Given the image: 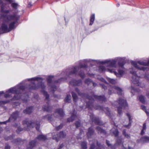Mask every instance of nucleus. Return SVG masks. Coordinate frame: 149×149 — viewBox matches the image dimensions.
Instances as JSON below:
<instances>
[{"label": "nucleus", "instance_id": "obj_1", "mask_svg": "<svg viewBox=\"0 0 149 149\" xmlns=\"http://www.w3.org/2000/svg\"><path fill=\"white\" fill-rule=\"evenodd\" d=\"M126 58L125 57H118L112 59H107L104 61H100L99 60H95L92 59H84L80 61V64L79 66H75L71 68L69 72V74H74L81 68H86L87 65L86 64L82 65V64L86 62L93 61L94 63L97 64H107V66L110 68H115L117 67L116 63L118 61V64L119 66L123 69V66L124 65L123 62L125 61ZM100 69L102 71H107L111 73H113L117 77H120L124 73V71L123 69H119L118 70V73L115 71L113 69L107 68L103 66H101L100 67Z\"/></svg>", "mask_w": 149, "mask_h": 149}, {"label": "nucleus", "instance_id": "obj_2", "mask_svg": "<svg viewBox=\"0 0 149 149\" xmlns=\"http://www.w3.org/2000/svg\"><path fill=\"white\" fill-rule=\"evenodd\" d=\"M20 16L17 14L9 15L7 17V21H4L1 26V29L4 32H9L15 28V24Z\"/></svg>", "mask_w": 149, "mask_h": 149}, {"label": "nucleus", "instance_id": "obj_3", "mask_svg": "<svg viewBox=\"0 0 149 149\" xmlns=\"http://www.w3.org/2000/svg\"><path fill=\"white\" fill-rule=\"evenodd\" d=\"M25 89L24 86L21 84L11 88L7 91L4 96L5 97H10L13 94H15L13 98L14 100H17L20 98L21 94L23 92Z\"/></svg>", "mask_w": 149, "mask_h": 149}, {"label": "nucleus", "instance_id": "obj_4", "mask_svg": "<svg viewBox=\"0 0 149 149\" xmlns=\"http://www.w3.org/2000/svg\"><path fill=\"white\" fill-rule=\"evenodd\" d=\"M131 64L134 67L137 69L143 71L147 70L148 68L144 66H139L138 64L140 65L146 66L149 65V60L148 61L146 60L139 61H132L131 62Z\"/></svg>", "mask_w": 149, "mask_h": 149}, {"label": "nucleus", "instance_id": "obj_5", "mask_svg": "<svg viewBox=\"0 0 149 149\" xmlns=\"http://www.w3.org/2000/svg\"><path fill=\"white\" fill-rule=\"evenodd\" d=\"M43 80L42 79L38 77H34L31 78L27 79L25 81H31V84L29 85L28 87L29 89H36L38 88V86H36L35 83L36 81L38 82L39 84L40 82L41 83Z\"/></svg>", "mask_w": 149, "mask_h": 149}, {"label": "nucleus", "instance_id": "obj_6", "mask_svg": "<svg viewBox=\"0 0 149 149\" xmlns=\"http://www.w3.org/2000/svg\"><path fill=\"white\" fill-rule=\"evenodd\" d=\"M64 114V113L62 109H58L56 110V111L53 115L50 116L47 115L44 116L43 118L44 119L47 120H48L51 121L52 120V118H53L54 116L57 118H59L60 117H63Z\"/></svg>", "mask_w": 149, "mask_h": 149}, {"label": "nucleus", "instance_id": "obj_7", "mask_svg": "<svg viewBox=\"0 0 149 149\" xmlns=\"http://www.w3.org/2000/svg\"><path fill=\"white\" fill-rule=\"evenodd\" d=\"M118 104L119 106H117L118 111V113L119 115L121 114V109L122 107H125L127 106V104L125 100L120 98L118 101Z\"/></svg>", "mask_w": 149, "mask_h": 149}, {"label": "nucleus", "instance_id": "obj_8", "mask_svg": "<svg viewBox=\"0 0 149 149\" xmlns=\"http://www.w3.org/2000/svg\"><path fill=\"white\" fill-rule=\"evenodd\" d=\"M130 73L132 74V82L134 84H137L138 86H139V84H138L139 83V77L138 76H137L135 69L133 68L130 69Z\"/></svg>", "mask_w": 149, "mask_h": 149}, {"label": "nucleus", "instance_id": "obj_9", "mask_svg": "<svg viewBox=\"0 0 149 149\" xmlns=\"http://www.w3.org/2000/svg\"><path fill=\"white\" fill-rule=\"evenodd\" d=\"M23 124L26 125L28 127H33L35 125H36V130L38 131H39L40 130V123L39 122H37L36 123H35L31 122H29L27 119H26L23 121ZM28 129H29V128H28Z\"/></svg>", "mask_w": 149, "mask_h": 149}, {"label": "nucleus", "instance_id": "obj_10", "mask_svg": "<svg viewBox=\"0 0 149 149\" xmlns=\"http://www.w3.org/2000/svg\"><path fill=\"white\" fill-rule=\"evenodd\" d=\"M117 91L118 94L121 95L122 94L123 91L120 88L114 86L111 87L109 90V93L111 94L112 93H115Z\"/></svg>", "mask_w": 149, "mask_h": 149}, {"label": "nucleus", "instance_id": "obj_11", "mask_svg": "<svg viewBox=\"0 0 149 149\" xmlns=\"http://www.w3.org/2000/svg\"><path fill=\"white\" fill-rule=\"evenodd\" d=\"M109 141L107 140L106 143L107 145L109 147H110L111 149H115L116 148V145L118 144L120 145L122 143V140L120 139H118L117 140L116 143L115 145H112L110 143Z\"/></svg>", "mask_w": 149, "mask_h": 149}, {"label": "nucleus", "instance_id": "obj_12", "mask_svg": "<svg viewBox=\"0 0 149 149\" xmlns=\"http://www.w3.org/2000/svg\"><path fill=\"white\" fill-rule=\"evenodd\" d=\"M66 135V134L63 132H60L59 134L57 135V137H56L54 136L53 139H55L57 141H58V138H63Z\"/></svg>", "mask_w": 149, "mask_h": 149}, {"label": "nucleus", "instance_id": "obj_13", "mask_svg": "<svg viewBox=\"0 0 149 149\" xmlns=\"http://www.w3.org/2000/svg\"><path fill=\"white\" fill-rule=\"evenodd\" d=\"M70 84L71 85L73 86H78L80 85L81 84V81L80 80H79L78 81L74 80L70 81Z\"/></svg>", "mask_w": 149, "mask_h": 149}, {"label": "nucleus", "instance_id": "obj_14", "mask_svg": "<svg viewBox=\"0 0 149 149\" xmlns=\"http://www.w3.org/2000/svg\"><path fill=\"white\" fill-rule=\"evenodd\" d=\"M96 109H102L107 114L108 116H109L110 114V112L109 110V109L108 108H104L102 109L101 107L100 106H98V107L96 108H95Z\"/></svg>", "mask_w": 149, "mask_h": 149}, {"label": "nucleus", "instance_id": "obj_15", "mask_svg": "<svg viewBox=\"0 0 149 149\" xmlns=\"http://www.w3.org/2000/svg\"><path fill=\"white\" fill-rule=\"evenodd\" d=\"M91 98V97H89L87 99V100H89L90 102L86 103V107L90 109H92V107L93 106V104L91 102L92 101Z\"/></svg>", "mask_w": 149, "mask_h": 149}, {"label": "nucleus", "instance_id": "obj_16", "mask_svg": "<svg viewBox=\"0 0 149 149\" xmlns=\"http://www.w3.org/2000/svg\"><path fill=\"white\" fill-rule=\"evenodd\" d=\"M76 113L74 111L73 113H72L71 117L68 119V122H71L74 120L75 118L76 117Z\"/></svg>", "mask_w": 149, "mask_h": 149}, {"label": "nucleus", "instance_id": "obj_17", "mask_svg": "<svg viewBox=\"0 0 149 149\" xmlns=\"http://www.w3.org/2000/svg\"><path fill=\"white\" fill-rule=\"evenodd\" d=\"M47 139L46 137L45 136L43 135H40L37 137L36 140H45Z\"/></svg>", "mask_w": 149, "mask_h": 149}, {"label": "nucleus", "instance_id": "obj_18", "mask_svg": "<svg viewBox=\"0 0 149 149\" xmlns=\"http://www.w3.org/2000/svg\"><path fill=\"white\" fill-rule=\"evenodd\" d=\"M6 1L11 3V6L12 7L15 9L18 6V4L17 3L13 2V0H6Z\"/></svg>", "mask_w": 149, "mask_h": 149}, {"label": "nucleus", "instance_id": "obj_19", "mask_svg": "<svg viewBox=\"0 0 149 149\" xmlns=\"http://www.w3.org/2000/svg\"><path fill=\"white\" fill-rule=\"evenodd\" d=\"M36 141L34 140L30 142L29 144V146L27 147L28 149H31L35 145Z\"/></svg>", "mask_w": 149, "mask_h": 149}, {"label": "nucleus", "instance_id": "obj_20", "mask_svg": "<svg viewBox=\"0 0 149 149\" xmlns=\"http://www.w3.org/2000/svg\"><path fill=\"white\" fill-rule=\"evenodd\" d=\"M94 133V130L91 127L90 128L87 133V136L88 138H90Z\"/></svg>", "mask_w": 149, "mask_h": 149}, {"label": "nucleus", "instance_id": "obj_21", "mask_svg": "<svg viewBox=\"0 0 149 149\" xmlns=\"http://www.w3.org/2000/svg\"><path fill=\"white\" fill-rule=\"evenodd\" d=\"M18 115V112L16 111L15 113H14L11 115V117L9 118V120H10L11 118H13L14 120H15Z\"/></svg>", "mask_w": 149, "mask_h": 149}, {"label": "nucleus", "instance_id": "obj_22", "mask_svg": "<svg viewBox=\"0 0 149 149\" xmlns=\"http://www.w3.org/2000/svg\"><path fill=\"white\" fill-rule=\"evenodd\" d=\"M32 107H30L26 108V109L24 111V113L25 114H30L32 111Z\"/></svg>", "mask_w": 149, "mask_h": 149}, {"label": "nucleus", "instance_id": "obj_23", "mask_svg": "<svg viewBox=\"0 0 149 149\" xmlns=\"http://www.w3.org/2000/svg\"><path fill=\"white\" fill-rule=\"evenodd\" d=\"M93 97H94L95 98L100 100L104 101L105 99V98L104 96H97L96 95H94Z\"/></svg>", "mask_w": 149, "mask_h": 149}, {"label": "nucleus", "instance_id": "obj_24", "mask_svg": "<svg viewBox=\"0 0 149 149\" xmlns=\"http://www.w3.org/2000/svg\"><path fill=\"white\" fill-rule=\"evenodd\" d=\"M127 115L129 118V123L128 125H125L124 126L125 127H127L130 125V124L132 123L131 120H132V118H131V116L129 113H127Z\"/></svg>", "mask_w": 149, "mask_h": 149}, {"label": "nucleus", "instance_id": "obj_25", "mask_svg": "<svg viewBox=\"0 0 149 149\" xmlns=\"http://www.w3.org/2000/svg\"><path fill=\"white\" fill-rule=\"evenodd\" d=\"M95 20V15L92 14L90 17V23L89 25H92L93 24Z\"/></svg>", "mask_w": 149, "mask_h": 149}, {"label": "nucleus", "instance_id": "obj_26", "mask_svg": "<svg viewBox=\"0 0 149 149\" xmlns=\"http://www.w3.org/2000/svg\"><path fill=\"white\" fill-rule=\"evenodd\" d=\"M96 130L98 133H103L105 134V131L102 129L100 127H98L96 128Z\"/></svg>", "mask_w": 149, "mask_h": 149}, {"label": "nucleus", "instance_id": "obj_27", "mask_svg": "<svg viewBox=\"0 0 149 149\" xmlns=\"http://www.w3.org/2000/svg\"><path fill=\"white\" fill-rule=\"evenodd\" d=\"M42 91L43 95L46 97L45 100L46 101H48L49 100V95L47 94V92L43 90Z\"/></svg>", "mask_w": 149, "mask_h": 149}, {"label": "nucleus", "instance_id": "obj_28", "mask_svg": "<svg viewBox=\"0 0 149 149\" xmlns=\"http://www.w3.org/2000/svg\"><path fill=\"white\" fill-rule=\"evenodd\" d=\"M141 140L143 142H148L149 141V137L144 136L141 138Z\"/></svg>", "mask_w": 149, "mask_h": 149}, {"label": "nucleus", "instance_id": "obj_29", "mask_svg": "<svg viewBox=\"0 0 149 149\" xmlns=\"http://www.w3.org/2000/svg\"><path fill=\"white\" fill-rule=\"evenodd\" d=\"M43 108L45 111H49L51 109V107L48 104H47V106H44Z\"/></svg>", "mask_w": 149, "mask_h": 149}, {"label": "nucleus", "instance_id": "obj_30", "mask_svg": "<svg viewBox=\"0 0 149 149\" xmlns=\"http://www.w3.org/2000/svg\"><path fill=\"white\" fill-rule=\"evenodd\" d=\"M92 119L93 121H95L96 123L98 124H100V121L98 118H95V117H93L92 118Z\"/></svg>", "mask_w": 149, "mask_h": 149}, {"label": "nucleus", "instance_id": "obj_31", "mask_svg": "<svg viewBox=\"0 0 149 149\" xmlns=\"http://www.w3.org/2000/svg\"><path fill=\"white\" fill-rule=\"evenodd\" d=\"M107 79L111 83L114 84H115L116 82V80L113 79H110L109 78H107Z\"/></svg>", "mask_w": 149, "mask_h": 149}, {"label": "nucleus", "instance_id": "obj_32", "mask_svg": "<svg viewBox=\"0 0 149 149\" xmlns=\"http://www.w3.org/2000/svg\"><path fill=\"white\" fill-rule=\"evenodd\" d=\"M71 96L70 95H67L65 98V101L66 102H69L70 101Z\"/></svg>", "mask_w": 149, "mask_h": 149}, {"label": "nucleus", "instance_id": "obj_33", "mask_svg": "<svg viewBox=\"0 0 149 149\" xmlns=\"http://www.w3.org/2000/svg\"><path fill=\"white\" fill-rule=\"evenodd\" d=\"M81 145L82 149H86V143L85 142H82Z\"/></svg>", "mask_w": 149, "mask_h": 149}, {"label": "nucleus", "instance_id": "obj_34", "mask_svg": "<svg viewBox=\"0 0 149 149\" xmlns=\"http://www.w3.org/2000/svg\"><path fill=\"white\" fill-rule=\"evenodd\" d=\"M72 96L74 102H76L77 99L76 95L74 92L72 93Z\"/></svg>", "mask_w": 149, "mask_h": 149}, {"label": "nucleus", "instance_id": "obj_35", "mask_svg": "<svg viewBox=\"0 0 149 149\" xmlns=\"http://www.w3.org/2000/svg\"><path fill=\"white\" fill-rule=\"evenodd\" d=\"M139 100L142 103H144L145 102V99L144 97L143 96L141 95L139 97Z\"/></svg>", "mask_w": 149, "mask_h": 149}, {"label": "nucleus", "instance_id": "obj_36", "mask_svg": "<svg viewBox=\"0 0 149 149\" xmlns=\"http://www.w3.org/2000/svg\"><path fill=\"white\" fill-rule=\"evenodd\" d=\"M146 124L145 123H144L143 124V129L142 130L141 132V135H143L144 134V130H146Z\"/></svg>", "mask_w": 149, "mask_h": 149}, {"label": "nucleus", "instance_id": "obj_37", "mask_svg": "<svg viewBox=\"0 0 149 149\" xmlns=\"http://www.w3.org/2000/svg\"><path fill=\"white\" fill-rule=\"evenodd\" d=\"M53 76H50L48 77L47 78V82L48 84L51 83L52 79Z\"/></svg>", "mask_w": 149, "mask_h": 149}, {"label": "nucleus", "instance_id": "obj_38", "mask_svg": "<svg viewBox=\"0 0 149 149\" xmlns=\"http://www.w3.org/2000/svg\"><path fill=\"white\" fill-rule=\"evenodd\" d=\"M123 134L127 138L129 139L130 138L129 135L126 133L125 130H124L123 132Z\"/></svg>", "mask_w": 149, "mask_h": 149}, {"label": "nucleus", "instance_id": "obj_39", "mask_svg": "<svg viewBox=\"0 0 149 149\" xmlns=\"http://www.w3.org/2000/svg\"><path fill=\"white\" fill-rule=\"evenodd\" d=\"M92 81L89 79H87L85 80V83L89 84L92 83Z\"/></svg>", "mask_w": 149, "mask_h": 149}, {"label": "nucleus", "instance_id": "obj_40", "mask_svg": "<svg viewBox=\"0 0 149 149\" xmlns=\"http://www.w3.org/2000/svg\"><path fill=\"white\" fill-rule=\"evenodd\" d=\"M141 108L143 110H145V112L146 113H147V115L148 116V115L149 114V113L148 112H147L146 111V107L143 106V105H141Z\"/></svg>", "mask_w": 149, "mask_h": 149}, {"label": "nucleus", "instance_id": "obj_41", "mask_svg": "<svg viewBox=\"0 0 149 149\" xmlns=\"http://www.w3.org/2000/svg\"><path fill=\"white\" fill-rule=\"evenodd\" d=\"M1 11L3 13H8L10 10H4L3 8V7H1Z\"/></svg>", "mask_w": 149, "mask_h": 149}, {"label": "nucleus", "instance_id": "obj_42", "mask_svg": "<svg viewBox=\"0 0 149 149\" xmlns=\"http://www.w3.org/2000/svg\"><path fill=\"white\" fill-rule=\"evenodd\" d=\"M113 133L116 136H117L118 135V132L117 129H116L114 132H113Z\"/></svg>", "mask_w": 149, "mask_h": 149}, {"label": "nucleus", "instance_id": "obj_43", "mask_svg": "<svg viewBox=\"0 0 149 149\" xmlns=\"http://www.w3.org/2000/svg\"><path fill=\"white\" fill-rule=\"evenodd\" d=\"M51 90L52 91H54L56 89V87L55 86H51L50 87Z\"/></svg>", "mask_w": 149, "mask_h": 149}, {"label": "nucleus", "instance_id": "obj_44", "mask_svg": "<svg viewBox=\"0 0 149 149\" xmlns=\"http://www.w3.org/2000/svg\"><path fill=\"white\" fill-rule=\"evenodd\" d=\"M8 102V101H0V105H1L2 104H4L7 103Z\"/></svg>", "mask_w": 149, "mask_h": 149}, {"label": "nucleus", "instance_id": "obj_45", "mask_svg": "<svg viewBox=\"0 0 149 149\" xmlns=\"http://www.w3.org/2000/svg\"><path fill=\"white\" fill-rule=\"evenodd\" d=\"M79 74L80 76L82 78H84L85 77V74L83 72H79Z\"/></svg>", "mask_w": 149, "mask_h": 149}, {"label": "nucleus", "instance_id": "obj_46", "mask_svg": "<svg viewBox=\"0 0 149 149\" xmlns=\"http://www.w3.org/2000/svg\"><path fill=\"white\" fill-rule=\"evenodd\" d=\"M75 125L76 127H78L80 126V124L79 122L77 121L75 123Z\"/></svg>", "mask_w": 149, "mask_h": 149}, {"label": "nucleus", "instance_id": "obj_47", "mask_svg": "<svg viewBox=\"0 0 149 149\" xmlns=\"http://www.w3.org/2000/svg\"><path fill=\"white\" fill-rule=\"evenodd\" d=\"M63 127V125L62 124H61L60 125H59L57 127H56V130H58L62 128Z\"/></svg>", "mask_w": 149, "mask_h": 149}, {"label": "nucleus", "instance_id": "obj_48", "mask_svg": "<svg viewBox=\"0 0 149 149\" xmlns=\"http://www.w3.org/2000/svg\"><path fill=\"white\" fill-rule=\"evenodd\" d=\"M136 90L135 89H134V88L132 87V90H131V93H133L134 92H136Z\"/></svg>", "mask_w": 149, "mask_h": 149}, {"label": "nucleus", "instance_id": "obj_49", "mask_svg": "<svg viewBox=\"0 0 149 149\" xmlns=\"http://www.w3.org/2000/svg\"><path fill=\"white\" fill-rule=\"evenodd\" d=\"M95 147V145L94 144H92L91 145L90 149H94Z\"/></svg>", "mask_w": 149, "mask_h": 149}, {"label": "nucleus", "instance_id": "obj_50", "mask_svg": "<svg viewBox=\"0 0 149 149\" xmlns=\"http://www.w3.org/2000/svg\"><path fill=\"white\" fill-rule=\"evenodd\" d=\"M5 149H10V147L8 145H7L5 147Z\"/></svg>", "mask_w": 149, "mask_h": 149}, {"label": "nucleus", "instance_id": "obj_51", "mask_svg": "<svg viewBox=\"0 0 149 149\" xmlns=\"http://www.w3.org/2000/svg\"><path fill=\"white\" fill-rule=\"evenodd\" d=\"M22 130L21 128L20 127H18L17 130V131L18 133V132H20L22 131Z\"/></svg>", "mask_w": 149, "mask_h": 149}, {"label": "nucleus", "instance_id": "obj_52", "mask_svg": "<svg viewBox=\"0 0 149 149\" xmlns=\"http://www.w3.org/2000/svg\"><path fill=\"white\" fill-rule=\"evenodd\" d=\"M63 79V78H61L59 80H58V81H56V82H57V83L60 82L61 80V81H62L64 80Z\"/></svg>", "mask_w": 149, "mask_h": 149}, {"label": "nucleus", "instance_id": "obj_53", "mask_svg": "<svg viewBox=\"0 0 149 149\" xmlns=\"http://www.w3.org/2000/svg\"><path fill=\"white\" fill-rule=\"evenodd\" d=\"M75 91H76L77 93L78 94H79V95H80V93H79V90L77 88H76L75 89Z\"/></svg>", "mask_w": 149, "mask_h": 149}, {"label": "nucleus", "instance_id": "obj_54", "mask_svg": "<svg viewBox=\"0 0 149 149\" xmlns=\"http://www.w3.org/2000/svg\"><path fill=\"white\" fill-rule=\"evenodd\" d=\"M8 122V121H6L3 122H0V124H6V123L7 122Z\"/></svg>", "mask_w": 149, "mask_h": 149}, {"label": "nucleus", "instance_id": "obj_55", "mask_svg": "<svg viewBox=\"0 0 149 149\" xmlns=\"http://www.w3.org/2000/svg\"><path fill=\"white\" fill-rule=\"evenodd\" d=\"M63 144H62L61 145L58 149H61V148L63 147Z\"/></svg>", "mask_w": 149, "mask_h": 149}, {"label": "nucleus", "instance_id": "obj_56", "mask_svg": "<svg viewBox=\"0 0 149 149\" xmlns=\"http://www.w3.org/2000/svg\"><path fill=\"white\" fill-rule=\"evenodd\" d=\"M20 141V139H18L15 140V142H19Z\"/></svg>", "mask_w": 149, "mask_h": 149}, {"label": "nucleus", "instance_id": "obj_57", "mask_svg": "<svg viewBox=\"0 0 149 149\" xmlns=\"http://www.w3.org/2000/svg\"><path fill=\"white\" fill-rule=\"evenodd\" d=\"M40 87L41 88H42L43 89V88L44 86V85L43 84H42L40 86Z\"/></svg>", "mask_w": 149, "mask_h": 149}, {"label": "nucleus", "instance_id": "obj_58", "mask_svg": "<svg viewBox=\"0 0 149 149\" xmlns=\"http://www.w3.org/2000/svg\"><path fill=\"white\" fill-rule=\"evenodd\" d=\"M101 85L102 86V87L104 89H105L107 88V87L105 86H104V85Z\"/></svg>", "mask_w": 149, "mask_h": 149}, {"label": "nucleus", "instance_id": "obj_59", "mask_svg": "<svg viewBox=\"0 0 149 149\" xmlns=\"http://www.w3.org/2000/svg\"><path fill=\"white\" fill-rule=\"evenodd\" d=\"M91 83L93 84V85L94 86H96V84L95 83H94V82H92Z\"/></svg>", "mask_w": 149, "mask_h": 149}, {"label": "nucleus", "instance_id": "obj_60", "mask_svg": "<svg viewBox=\"0 0 149 149\" xmlns=\"http://www.w3.org/2000/svg\"><path fill=\"white\" fill-rule=\"evenodd\" d=\"M100 80H101L103 82H105V80H104V79L103 78H102L100 79Z\"/></svg>", "mask_w": 149, "mask_h": 149}, {"label": "nucleus", "instance_id": "obj_61", "mask_svg": "<svg viewBox=\"0 0 149 149\" xmlns=\"http://www.w3.org/2000/svg\"><path fill=\"white\" fill-rule=\"evenodd\" d=\"M4 93V92L3 91L0 92V95Z\"/></svg>", "mask_w": 149, "mask_h": 149}, {"label": "nucleus", "instance_id": "obj_62", "mask_svg": "<svg viewBox=\"0 0 149 149\" xmlns=\"http://www.w3.org/2000/svg\"><path fill=\"white\" fill-rule=\"evenodd\" d=\"M97 145L99 148L100 147V144H99V143L97 142Z\"/></svg>", "mask_w": 149, "mask_h": 149}, {"label": "nucleus", "instance_id": "obj_63", "mask_svg": "<svg viewBox=\"0 0 149 149\" xmlns=\"http://www.w3.org/2000/svg\"><path fill=\"white\" fill-rule=\"evenodd\" d=\"M128 149H133V148L129 146L128 147Z\"/></svg>", "mask_w": 149, "mask_h": 149}, {"label": "nucleus", "instance_id": "obj_64", "mask_svg": "<svg viewBox=\"0 0 149 149\" xmlns=\"http://www.w3.org/2000/svg\"><path fill=\"white\" fill-rule=\"evenodd\" d=\"M122 149H126V148H125L123 145L122 147Z\"/></svg>", "mask_w": 149, "mask_h": 149}]
</instances>
